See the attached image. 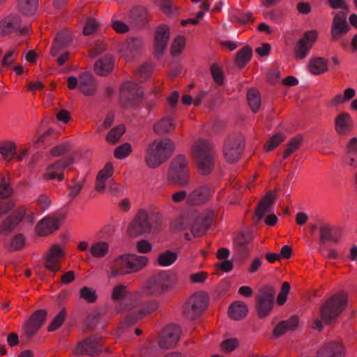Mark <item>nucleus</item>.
Listing matches in <instances>:
<instances>
[{"instance_id":"obj_1","label":"nucleus","mask_w":357,"mask_h":357,"mask_svg":"<svg viewBox=\"0 0 357 357\" xmlns=\"http://www.w3.org/2000/svg\"><path fill=\"white\" fill-rule=\"evenodd\" d=\"M174 149V143L169 138L153 140L146 154V165L151 168L159 167L172 156Z\"/></svg>"},{"instance_id":"obj_2","label":"nucleus","mask_w":357,"mask_h":357,"mask_svg":"<svg viewBox=\"0 0 357 357\" xmlns=\"http://www.w3.org/2000/svg\"><path fill=\"white\" fill-rule=\"evenodd\" d=\"M148 262L149 259L146 256L122 255L114 260L109 277L136 273L145 267Z\"/></svg>"},{"instance_id":"obj_3","label":"nucleus","mask_w":357,"mask_h":357,"mask_svg":"<svg viewBox=\"0 0 357 357\" xmlns=\"http://www.w3.org/2000/svg\"><path fill=\"white\" fill-rule=\"evenodd\" d=\"M178 282L177 274L171 271H160L146 282V292L149 295H162L173 289Z\"/></svg>"},{"instance_id":"obj_4","label":"nucleus","mask_w":357,"mask_h":357,"mask_svg":"<svg viewBox=\"0 0 357 357\" xmlns=\"http://www.w3.org/2000/svg\"><path fill=\"white\" fill-rule=\"evenodd\" d=\"M73 41L72 34L67 29L62 30L55 36L51 48L50 55L55 58L59 66L64 65L69 59L70 52L67 48Z\"/></svg>"},{"instance_id":"obj_5","label":"nucleus","mask_w":357,"mask_h":357,"mask_svg":"<svg viewBox=\"0 0 357 357\" xmlns=\"http://www.w3.org/2000/svg\"><path fill=\"white\" fill-rule=\"evenodd\" d=\"M167 180L169 183L181 187L188 185V162L184 155L178 154L172 160L167 173Z\"/></svg>"},{"instance_id":"obj_6","label":"nucleus","mask_w":357,"mask_h":357,"mask_svg":"<svg viewBox=\"0 0 357 357\" xmlns=\"http://www.w3.org/2000/svg\"><path fill=\"white\" fill-rule=\"evenodd\" d=\"M347 294L340 291L334 294L321 308V319L328 324L336 319L344 310L347 303Z\"/></svg>"},{"instance_id":"obj_7","label":"nucleus","mask_w":357,"mask_h":357,"mask_svg":"<svg viewBox=\"0 0 357 357\" xmlns=\"http://www.w3.org/2000/svg\"><path fill=\"white\" fill-rule=\"evenodd\" d=\"M154 213L144 208L139 209L128 227L127 232L131 236H139L149 233L152 229Z\"/></svg>"},{"instance_id":"obj_8","label":"nucleus","mask_w":357,"mask_h":357,"mask_svg":"<svg viewBox=\"0 0 357 357\" xmlns=\"http://www.w3.org/2000/svg\"><path fill=\"white\" fill-rule=\"evenodd\" d=\"M208 296L204 291L194 294L185 303L183 313L185 318L195 320L200 317L208 306Z\"/></svg>"},{"instance_id":"obj_9","label":"nucleus","mask_w":357,"mask_h":357,"mask_svg":"<svg viewBox=\"0 0 357 357\" xmlns=\"http://www.w3.org/2000/svg\"><path fill=\"white\" fill-rule=\"evenodd\" d=\"M144 91L137 84L124 82L120 89L121 102L125 108L138 106L143 99Z\"/></svg>"},{"instance_id":"obj_10","label":"nucleus","mask_w":357,"mask_h":357,"mask_svg":"<svg viewBox=\"0 0 357 357\" xmlns=\"http://www.w3.org/2000/svg\"><path fill=\"white\" fill-rule=\"evenodd\" d=\"M47 312L44 309L36 310L24 324L21 339L25 342H30L45 324Z\"/></svg>"},{"instance_id":"obj_11","label":"nucleus","mask_w":357,"mask_h":357,"mask_svg":"<svg viewBox=\"0 0 357 357\" xmlns=\"http://www.w3.org/2000/svg\"><path fill=\"white\" fill-rule=\"evenodd\" d=\"M245 145L244 136L241 134L230 135L224 144V155L225 159L231 163L238 160L243 153Z\"/></svg>"},{"instance_id":"obj_12","label":"nucleus","mask_w":357,"mask_h":357,"mask_svg":"<svg viewBox=\"0 0 357 357\" xmlns=\"http://www.w3.org/2000/svg\"><path fill=\"white\" fill-rule=\"evenodd\" d=\"M22 18L18 13H10L0 21V36L18 33L20 36L27 35L30 31L29 26L21 27Z\"/></svg>"},{"instance_id":"obj_13","label":"nucleus","mask_w":357,"mask_h":357,"mask_svg":"<svg viewBox=\"0 0 357 357\" xmlns=\"http://www.w3.org/2000/svg\"><path fill=\"white\" fill-rule=\"evenodd\" d=\"M275 289L272 286H266L260 289L257 301V310L260 318L268 316L274 305Z\"/></svg>"},{"instance_id":"obj_14","label":"nucleus","mask_w":357,"mask_h":357,"mask_svg":"<svg viewBox=\"0 0 357 357\" xmlns=\"http://www.w3.org/2000/svg\"><path fill=\"white\" fill-rule=\"evenodd\" d=\"M103 343L102 337L96 335L91 336L78 343L75 353L82 356H97L102 351Z\"/></svg>"},{"instance_id":"obj_15","label":"nucleus","mask_w":357,"mask_h":357,"mask_svg":"<svg viewBox=\"0 0 357 357\" xmlns=\"http://www.w3.org/2000/svg\"><path fill=\"white\" fill-rule=\"evenodd\" d=\"M74 161L75 159L73 156H67L56 160L47 167L45 178L48 180L63 181L65 169L73 164Z\"/></svg>"},{"instance_id":"obj_16","label":"nucleus","mask_w":357,"mask_h":357,"mask_svg":"<svg viewBox=\"0 0 357 357\" xmlns=\"http://www.w3.org/2000/svg\"><path fill=\"white\" fill-rule=\"evenodd\" d=\"M351 29L347 20V14L340 11L337 13L332 20L331 26V41L341 40Z\"/></svg>"},{"instance_id":"obj_17","label":"nucleus","mask_w":357,"mask_h":357,"mask_svg":"<svg viewBox=\"0 0 357 357\" xmlns=\"http://www.w3.org/2000/svg\"><path fill=\"white\" fill-rule=\"evenodd\" d=\"M26 211L27 209L25 206H20L13 213L3 219L0 225V236L1 235H10L22 221Z\"/></svg>"},{"instance_id":"obj_18","label":"nucleus","mask_w":357,"mask_h":357,"mask_svg":"<svg viewBox=\"0 0 357 357\" xmlns=\"http://www.w3.org/2000/svg\"><path fill=\"white\" fill-rule=\"evenodd\" d=\"M214 191V189L209 185H199L188 195L187 204L190 206L205 204L210 200Z\"/></svg>"},{"instance_id":"obj_19","label":"nucleus","mask_w":357,"mask_h":357,"mask_svg":"<svg viewBox=\"0 0 357 357\" xmlns=\"http://www.w3.org/2000/svg\"><path fill=\"white\" fill-rule=\"evenodd\" d=\"M181 330L176 324L167 326L161 333L158 344L163 349L173 348L178 342Z\"/></svg>"},{"instance_id":"obj_20","label":"nucleus","mask_w":357,"mask_h":357,"mask_svg":"<svg viewBox=\"0 0 357 357\" xmlns=\"http://www.w3.org/2000/svg\"><path fill=\"white\" fill-rule=\"evenodd\" d=\"M318 37L317 30H309L305 32L295 47V56L298 59H303L307 55Z\"/></svg>"},{"instance_id":"obj_21","label":"nucleus","mask_w":357,"mask_h":357,"mask_svg":"<svg viewBox=\"0 0 357 357\" xmlns=\"http://www.w3.org/2000/svg\"><path fill=\"white\" fill-rule=\"evenodd\" d=\"M158 307V303L155 301L147 302L137 310H134L133 307L126 305L125 307V310H133V311L126 316V321L129 324H134L146 315L154 312L157 310Z\"/></svg>"},{"instance_id":"obj_22","label":"nucleus","mask_w":357,"mask_h":357,"mask_svg":"<svg viewBox=\"0 0 357 357\" xmlns=\"http://www.w3.org/2000/svg\"><path fill=\"white\" fill-rule=\"evenodd\" d=\"M317 354L320 357H345L347 349L341 340H332L324 344Z\"/></svg>"},{"instance_id":"obj_23","label":"nucleus","mask_w":357,"mask_h":357,"mask_svg":"<svg viewBox=\"0 0 357 357\" xmlns=\"http://www.w3.org/2000/svg\"><path fill=\"white\" fill-rule=\"evenodd\" d=\"M65 257V252L59 245H53L50 249L49 253L45 257V268L54 273L61 271L59 265L60 260Z\"/></svg>"},{"instance_id":"obj_24","label":"nucleus","mask_w":357,"mask_h":357,"mask_svg":"<svg viewBox=\"0 0 357 357\" xmlns=\"http://www.w3.org/2000/svg\"><path fill=\"white\" fill-rule=\"evenodd\" d=\"M214 219V212L208 210L204 212L192 225L191 232L195 237H199L211 227Z\"/></svg>"},{"instance_id":"obj_25","label":"nucleus","mask_w":357,"mask_h":357,"mask_svg":"<svg viewBox=\"0 0 357 357\" xmlns=\"http://www.w3.org/2000/svg\"><path fill=\"white\" fill-rule=\"evenodd\" d=\"M143 47V41L139 38H128L121 45L119 52L121 56L131 60L137 56Z\"/></svg>"},{"instance_id":"obj_26","label":"nucleus","mask_w":357,"mask_h":357,"mask_svg":"<svg viewBox=\"0 0 357 357\" xmlns=\"http://www.w3.org/2000/svg\"><path fill=\"white\" fill-rule=\"evenodd\" d=\"M170 31L167 25L160 24L155 30L154 37V50L157 55L161 56L167 47L169 39Z\"/></svg>"},{"instance_id":"obj_27","label":"nucleus","mask_w":357,"mask_h":357,"mask_svg":"<svg viewBox=\"0 0 357 357\" xmlns=\"http://www.w3.org/2000/svg\"><path fill=\"white\" fill-rule=\"evenodd\" d=\"M79 90L85 96H93L96 91V82L93 76L87 72L79 76Z\"/></svg>"},{"instance_id":"obj_28","label":"nucleus","mask_w":357,"mask_h":357,"mask_svg":"<svg viewBox=\"0 0 357 357\" xmlns=\"http://www.w3.org/2000/svg\"><path fill=\"white\" fill-rule=\"evenodd\" d=\"M59 227L60 224L58 218L47 217L37 224L36 231L38 236H45L57 230Z\"/></svg>"},{"instance_id":"obj_29","label":"nucleus","mask_w":357,"mask_h":357,"mask_svg":"<svg viewBox=\"0 0 357 357\" xmlns=\"http://www.w3.org/2000/svg\"><path fill=\"white\" fill-rule=\"evenodd\" d=\"M192 152L195 159L214 156L213 145L206 139H199L195 141L192 148Z\"/></svg>"},{"instance_id":"obj_30","label":"nucleus","mask_w":357,"mask_h":357,"mask_svg":"<svg viewBox=\"0 0 357 357\" xmlns=\"http://www.w3.org/2000/svg\"><path fill=\"white\" fill-rule=\"evenodd\" d=\"M16 9L25 17L33 16L38 11L39 0H15Z\"/></svg>"},{"instance_id":"obj_31","label":"nucleus","mask_w":357,"mask_h":357,"mask_svg":"<svg viewBox=\"0 0 357 357\" xmlns=\"http://www.w3.org/2000/svg\"><path fill=\"white\" fill-rule=\"evenodd\" d=\"M320 241L321 243H337L340 239V234L328 224H322L319 228Z\"/></svg>"},{"instance_id":"obj_32","label":"nucleus","mask_w":357,"mask_h":357,"mask_svg":"<svg viewBox=\"0 0 357 357\" xmlns=\"http://www.w3.org/2000/svg\"><path fill=\"white\" fill-rule=\"evenodd\" d=\"M273 201L274 195L271 193H268L261 199L255 211L257 220H255V224H257L261 219L271 211Z\"/></svg>"},{"instance_id":"obj_33","label":"nucleus","mask_w":357,"mask_h":357,"mask_svg":"<svg viewBox=\"0 0 357 357\" xmlns=\"http://www.w3.org/2000/svg\"><path fill=\"white\" fill-rule=\"evenodd\" d=\"M273 201L274 195L271 193H268L261 199L255 211L257 220H255V224H257L261 219L271 211Z\"/></svg>"},{"instance_id":"obj_34","label":"nucleus","mask_w":357,"mask_h":357,"mask_svg":"<svg viewBox=\"0 0 357 357\" xmlns=\"http://www.w3.org/2000/svg\"><path fill=\"white\" fill-rule=\"evenodd\" d=\"M298 326V318L293 316L286 321L278 323L273 332L274 337L277 338L284 334L287 331H294Z\"/></svg>"},{"instance_id":"obj_35","label":"nucleus","mask_w":357,"mask_h":357,"mask_svg":"<svg viewBox=\"0 0 357 357\" xmlns=\"http://www.w3.org/2000/svg\"><path fill=\"white\" fill-rule=\"evenodd\" d=\"M114 68V59L110 55H105L99 59L94 65L95 72L100 76L109 74Z\"/></svg>"},{"instance_id":"obj_36","label":"nucleus","mask_w":357,"mask_h":357,"mask_svg":"<svg viewBox=\"0 0 357 357\" xmlns=\"http://www.w3.org/2000/svg\"><path fill=\"white\" fill-rule=\"evenodd\" d=\"M328 61L322 57L312 58L309 61L307 65L308 71L314 75L326 73L328 70Z\"/></svg>"},{"instance_id":"obj_37","label":"nucleus","mask_w":357,"mask_h":357,"mask_svg":"<svg viewBox=\"0 0 357 357\" xmlns=\"http://www.w3.org/2000/svg\"><path fill=\"white\" fill-rule=\"evenodd\" d=\"M228 315L233 320H241L245 317V304L241 301L233 302L228 308Z\"/></svg>"},{"instance_id":"obj_38","label":"nucleus","mask_w":357,"mask_h":357,"mask_svg":"<svg viewBox=\"0 0 357 357\" xmlns=\"http://www.w3.org/2000/svg\"><path fill=\"white\" fill-rule=\"evenodd\" d=\"M175 129V124L174 121L170 117H165L162 119L153 126V130L158 135H165L172 132Z\"/></svg>"},{"instance_id":"obj_39","label":"nucleus","mask_w":357,"mask_h":357,"mask_svg":"<svg viewBox=\"0 0 357 357\" xmlns=\"http://www.w3.org/2000/svg\"><path fill=\"white\" fill-rule=\"evenodd\" d=\"M197 169L202 175H208L214 168V156L196 158Z\"/></svg>"},{"instance_id":"obj_40","label":"nucleus","mask_w":357,"mask_h":357,"mask_svg":"<svg viewBox=\"0 0 357 357\" xmlns=\"http://www.w3.org/2000/svg\"><path fill=\"white\" fill-rule=\"evenodd\" d=\"M0 153L4 160L11 161L17 155L16 144L13 142L0 143Z\"/></svg>"},{"instance_id":"obj_41","label":"nucleus","mask_w":357,"mask_h":357,"mask_svg":"<svg viewBox=\"0 0 357 357\" xmlns=\"http://www.w3.org/2000/svg\"><path fill=\"white\" fill-rule=\"evenodd\" d=\"M261 96L256 89H251L247 91V104L254 113H257L261 107Z\"/></svg>"},{"instance_id":"obj_42","label":"nucleus","mask_w":357,"mask_h":357,"mask_svg":"<svg viewBox=\"0 0 357 357\" xmlns=\"http://www.w3.org/2000/svg\"><path fill=\"white\" fill-rule=\"evenodd\" d=\"M109 244L105 241H98L93 243L89 249L90 254L95 258H102L109 252Z\"/></svg>"},{"instance_id":"obj_43","label":"nucleus","mask_w":357,"mask_h":357,"mask_svg":"<svg viewBox=\"0 0 357 357\" xmlns=\"http://www.w3.org/2000/svg\"><path fill=\"white\" fill-rule=\"evenodd\" d=\"M178 258V254L170 250H165L158 255L157 263L162 267L169 266L173 264Z\"/></svg>"},{"instance_id":"obj_44","label":"nucleus","mask_w":357,"mask_h":357,"mask_svg":"<svg viewBox=\"0 0 357 357\" xmlns=\"http://www.w3.org/2000/svg\"><path fill=\"white\" fill-rule=\"evenodd\" d=\"M351 118L348 114L339 115L335 120V129L339 134L345 135L350 130Z\"/></svg>"},{"instance_id":"obj_45","label":"nucleus","mask_w":357,"mask_h":357,"mask_svg":"<svg viewBox=\"0 0 357 357\" xmlns=\"http://www.w3.org/2000/svg\"><path fill=\"white\" fill-rule=\"evenodd\" d=\"M160 8L162 13L169 17H174L180 14L179 8L174 5L172 0H162Z\"/></svg>"},{"instance_id":"obj_46","label":"nucleus","mask_w":357,"mask_h":357,"mask_svg":"<svg viewBox=\"0 0 357 357\" xmlns=\"http://www.w3.org/2000/svg\"><path fill=\"white\" fill-rule=\"evenodd\" d=\"M355 96V90L352 88H348L347 89L344 94H337L335 96H334L331 102L330 105L331 106H337L338 105L342 104L347 101L350 100L352 99Z\"/></svg>"},{"instance_id":"obj_47","label":"nucleus","mask_w":357,"mask_h":357,"mask_svg":"<svg viewBox=\"0 0 357 357\" xmlns=\"http://www.w3.org/2000/svg\"><path fill=\"white\" fill-rule=\"evenodd\" d=\"M67 317V312L65 308H63L60 312L55 316L51 323L47 327L48 331H54L59 328L63 324Z\"/></svg>"},{"instance_id":"obj_48","label":"nucleus","mask_w":357,"mask_h":357,"mask_svg":"<svg viewBox=\"0 0 357 357\" xmlns=\"http://www.w3.org/2000/svg\"><path fill=\"white\" fill-rule=\"evenodd\" d=\"M125 131V126L122 124L114 127L108 132L106 139L109 143L114 144L119 141Z\"/></svg>"},{"instance_id":"obj_49","label":"nucleus","mask_w":357,"mask_h":357,"mask_svg":"<svg viewBox=\"0 0 357 357\" xmlns=\"http://www.w3.org/2000/svg\"><path fill=\"white\" fill-rule=\"evenodd\" d=\"M185 39L184 36H178L172 42L171 45V54L173 56H178L184 50Z\"/></svg>"},{"instance_id":"obj_50","label":"nucleus","mask_w":357,"mask_h":357,"mask_svg":"<svg viewBox=\"0 0 357 357\" xmlns=\"http://www.w3.org/2000/svg\"><path fill=\"white\" fill-rule=\"evenodd\" d=\"M128 295H130V291L128 286L118 284L114 287L111 298L113 301H119L124 299Z\"/></svg>"},{"instance_id":"obj_51","label":"nucleus","mask_w":357,"mask_h":357,"mask_svg":"<svg viewBox=\"0 0 357 357\" xmlns=\"http://www.w3.org/2000/svg\"><path fill=\"white\" fill-rule=\"evenodd\" d=\"M357 151V138L353 137L348 145L347 152V158L349 159V162L348 164L351 166L355 165V162L356 160V158L354 156V154Z\"/></svg>"},{"instance_id":"obj_52","label":"nucleus","mask_w":357,"mask_h":357,"mask_svg":"<svg viewBox=\"0 0 357 357\" xmlns=\"http://www.w3.org/2000/svg\"><path fill=\"white\" fill-rule=\"evenodd\" d=\"M132 151V147L129 143L116 147L114 152V155L117 159H123L129 155Z\"/></svg>"},{"instance_id":"obj_53","label":"nucleus","mask_w":357,"mask_h":357,"mask_svg":"<svg viewBox=\"0 0 357 357\" xmlns=\"http://www.w3.org/2000/svg\"><path fill=\"white\" fill-rule=\"evenodd\" d=\"M80 297L88 303H94L97 300L96 291L91 288L84 287L79 291Z\"/></svg>"},{"instance_id":"obj_54","label":"nucleus","mask_w":357,"mask_h":357,"mask_svg":"<svg viewBox=\"0 0 357 357\" xmlns=\"http://www.w3.org/2000/svg\"><path fill=\"white\" fill-rule=\"evenodd\" d=\"M99 28V23L95 18H89L83 29V34L84 36H89L98 31Z\"/></svg>"},{"instance_id":"obj_55","label":"nucleus","mask_w":357,"mask_h":357,"mask_svg":"<svg viewBox=\"0 0 357 357\" xmlns=\"http://www.w3.org/2000/svg\"><path fill=\"white\" fill-rule=\"evenodd\" d=\"M71 149V146L69 143H63L59 145L55 146L50 150V154L54 157H59L67 153Z\"/></svg>"},{"instance_id":"obj_56","label":"nucleus","mask_w":357,"mask_h":357,"mask_svg":"<svg viewBox=\"0 0 357 357\" xmlns=\"http://www.w3.org/2000/svg\"><path fill=\"white\" fill-rule=\"evenodd\" d=\"M234 251L241 257L245 254V238L243 234L234 238Z\"/></svg>"},{"instance_id":"obj_57","label":"nucleus","mask_w":357,"mask_h":357,"mask_svg":"<svg viewBox=\"0 0 357 357\" xmlns=\"http://www.w3.org/2000/svg\"><path fill=\"white\" fill-rule=\"evenodd\" d=\"M263 257H255L250 261L248 271L250 274H255L257 272L262 269Z\"/></svg>"},{"instance_id":"obj_58","label":"nucleus","mask_w":357,"mask_h":357,"mask_svg":"<svg viewBox=\"0 0 357 357\" xmlns=\"http://www.w3.org/2000/svg\"><path fill=\"white\" fill-rule=\"evenodd\" d=\"M211 72L214 82L219 86L223 85L224 75L221 68L213 64L211 67Z\"/></svg>"},{"instance_id":"obj_59","label":"nucleus","mask_w":357,"mask_h":357,"mask_svg":"<svg viewBox=\"0 0 357 357\" xmlns=\"http://www.w3.org/2000/svg\"><path fill=\"white\" fill-rule=\"evenodd\" d=\"M284 136L282 134H277L273 136L265 145L266 151L268 152L278 146L283 140Z\"/></svg>"},{"instance_id":"obj_60","label":"nucleus","mask_w":357,"mask_h":357,"mask_svg":"<svg viewBox=\"0 0 357 357\" xmlns=\"http://www.w3.org/2000/svg\"><path fill=\"white\" fill-rule=\"evenodd\" d=\"M239 345L238 341L236 338H229L224 340L221 344V349L225 352H231Z\"/></svg>"},{"instance_id":"obj_61","label":"nucleus","mask_w":357,"mask_h":357,"mask_svg":"<svg viewBox=\"0 0 357 357\" xmlns=\"http://www.w3.org/2000/svg\"><path fill=\"white\" fill-rule=\"evenodd\" d=\"M289 290H290L289 284L287 282H283L282 287H281V290H280V291L278 296V298H277V303L279 305H282L286 302V301L287 299V295L289 292Z\"/></svg>"},{"instance_id":"obj_62","label":"nucleus","mask_w":357,"mask_h":357,"mask_svg":"<svg viewBox=\"0 0 357 357\" xmlns=\"http://www.w3.org/2000/svg\"><path fill=\"white\" fill-rule=\"evenodd\" d=\"M72 182L74 183V184L72 185H68V188L70 190V192L69 193V197L71 199H74L79 195L81 190L82 189L83 185H84V182L83 181L76 182V178H73L72 180Z\"/></svg>"},{"instance_id":"obj_63","label":"nucleus","mask_w":357,"mask_h":357,"mask_svg":"<svg viewBox=\"0 0 357 357\" xmlns=\"http://www.w3.org/2000/svg\"><path fill=\"white\" fill-rule=\"evenodd\" d=\"M13 189L10 185L6 182L5 178H1L0 183V198L6 199L11 196Z\"/></svg>"},{"instance_id":"obj_64","label":"nucleus","mask_w":357,"mask_h":357,"mask_svg":"<svg viewBox=\"0 0 357 357\" xmlns=\"http://www.w3.org/2000/svg\"><path fill=\"white\" fill-rule=\"evenodd\" d=\"M25 243V239L22 234L15 236L10 242V247L14 250H20L23 248Z\"/></svg>"}]
</instances>
